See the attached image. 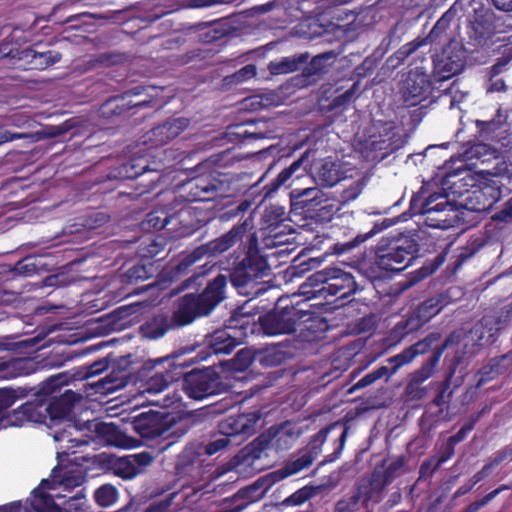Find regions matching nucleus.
Instances as JSON below:
<instances>
[{
	"label": "nucleus",
	"instance_id": "f257e3e1",
	"mask_svg": "<svg viewBox=\"0 0 512 512\" xmlns=\"http://www.w3.org/2000/svg\"><path fill=\"white\" fill-rule=\"evenodd\" d=\"M252 227V219L246 218L220 237L196 247L174 267L175 274H184L197 261L219 257L239 243L232 255L234 260L229 273L230 282L241 295H258L261 291L258 280L268 276L271 268L267 256L259 247L256 233L247 235Z\"/></svg>",
	"mask_w": 512,
	"mask_h": 512
},
{
	"label": "nucleus",
	"instance_id": "f03ea898",
	"mask_svg": "<svg viewBox=\"0 0 512 512\" xmlns=\"http://www.w3.org/2000/svg\"><path fill=\"white\" fill-rule=\"evenodd\" d=\"M181 376L182 366L175 364L174 359L169 357L150 360L145 362L141 368H136L135 363L130 361V384L137 386L140 383L136 394H132L130 389V415L146 407V402L161 408L178 407L182 397L177 392L169 393L160 399H147L146 401H141V399L145 394L155 396L163 392Z\"/></svg>",
	"mask_w": 512,
	"mask_h": 512
},
{
	"label": "nucleus",
	"instance_id": "7ed1b4c3",
	"mask_svg": "<svg viewBox=\"0 0 512 512\" xmlns=\"http://www.w3.org/2000/svg\"><path fill=\"white\" fill-rule=\"evenodd\" d=\"M420 251L418 241L409 236L389 242L380 243L375 252V258L370 266L369 277L382 279L403 271L412 264Z\"/></svg>",
	"mask_w": 512,
	"mask_h": 512
},
{
	"label": "nucleus",
	"instance_id": "20e7f679",
	"mask_svg": "<svg viewBox=\"0 0 512 512\" xmlns=\"http://www.w3.org/2000/svg\"><path fill=\"white\" fill-rule=\"evenodd\" d=\"M300 290L311 297L347 299L359 290V285L352 273L339 267H326L307 277Z\"/></svg>",
	"mask_w": 512,
	"mask_h": 512
},
{
	"label": "nucleus",
	"instance_id": "39448f33",
	"mask_svg": "<svg viewBox=\"0 0 512 512\" xmlns=\"http://www.w3.org/2000/svg\"><path fill=\"white\" fill-rule=\"evenodd\" d=\"M306 300L294 303L290 298L279 299L275 307L260 315L258 323L267 336L287 335L296 332L301 319L309 316Z\"/></svg>",
	"mask_w": 512,
	"mask_h": 512
},
{
	"label": "nucleus",
	"instance_id": "423d86ee",
	"mask_svg": "<svg viewBox=\"0 0 512 512\" xmlns=\"http://www.w3.org/2000/svg\"><path fill=\"white\" fill-rule=\"evenodd\" d=\"M41 47V43H35L21 48L18 42L5 39L0 43V59H8L11 66L23 70H44L61 61L60 52Z\"/></svg>",
	"mask_w": 512,
	"mask_h": 512
},
{
	"label": "nucleus",
	"instance_id": "0eeeda50",
	"mask_svg": "<svg viewBox=\"0 0 512 512\" xmlns=\"http://www.w3.org/2000/svg\"><path fill=\"white\" fill-rule=\"evenodd\" d=\"M132 414L130 423L135 432L142 438L154 439L161 437L170 440L169 444H172L187 432V428L181 427L170 413L148 409Z\"/></svg>",
	"mask_w": 512,
	"mask_h": 512
},
{
	"label": "nucleus",
	"instance_id": "6e6552de",
	"mask_svg": "<svg viewBox=\"0 0 512 512\" xmlns=\"http://www.w3.org/2000/svg\"><path fill=\"white\" fill-rule=\"evenodd\" d=\"M467 11V35L475 46L484 47L502 33L503 21L480 0H469Z\"/></svg>",
	"mask_w": 512,
	"mask_h": 512
},
{
	"label": "nucleus",
	"instance_id": "1a4fd4ad",
	"mask_svg": "<svg viewBox=\"0 0 512 512\" xmlns=\"http://www.w3.org/2000/svg\"><path fill=\"white\" fill-rule=\"evenodd\" d=\"M186 183L188 202H209L215 200L224 191L222 174L217 171L212 162L204 161L195 168Z\"/></svg>",
	"mask_w": 512,
	"mask_h": 512
},
{
	"label": "nucleus",
	"instance_id": "9d476101",
	"mask_svg": "<svg viewBox=\"0 0 512 512\" xmlns=\"http://www.w3.org/2000/svg\"><path fill=\"white\" fill-rule=\"evenodd\" d=\"M290 206L293 213L316 221H330L335 213L334 205L318 187L293 189Z\"/></svg>",
	"mask_w": 512,
	"mask_h": 512
},
{
	"label": "nucleus",
	"instance_id": "9b49d317",
	"mask_svg": "<svg viewBox=\"0 0 512 512\" xmlns=\"http://www.w3.org/2000/svg\"><path fill=\"white\" fill-rule=\"evenodd\" d=\"M166 14L160 0H139L130 4V38L140 43L158 37L151 25Z\"/></svg>",
	"mask_w": 512,
	"mask_h": 512
},
{
	"label": "nucleus",
	"instance_id": "f8f14e48",
	"mask_svg": "<svg viewBox=\"0 0 512 512\" xmlns=\"http://www.w3.org/2000/svg\"><path fill=\"white\" fill-rule=\"evenodd\" d=\"M412 215H425L428 226L439 229H447L453 226V218L450 213H456V205L452 203L448 195L432 193L424 201L419 196H412L410 201Z\"/></svg>",
	"mask_w": 512,
	"mask_h": 512
},
{
	"label": "nucleus",
	"instance_id": "ddd939ff",
	"mask_svg": "<svg viewBox=\"0 0 512 512\" xmlns=\"http://www.w3.org/2000/svg\"><path fill=\"white\" fill-rule=\"evenodd\" d=\"M182 390L190 399L203 400L222 393L225 388L220 374L213 367L182 371Z\"/></svg>",
	"mask_w": 512,
	"mask_h": 512
},
{
	"label": "nucleus",
	"instance_id": "4468645a",
	"mask_svg": "<svg viewBox=\"0 0 512 512\" xmlns=\"http://www.w3.org/2000/svg\"><path fill=\"white\" fill-rule=\"evenodd\" d=\"M509 171L502 173L500 179H486L476 186L467 197V207L477 213L491 210L502 198V187L509 184Z\"/></svg>",
	"mask_w": 512,
	"mask_h": 512
},
{
	"label": "nucleus",
	"instance_id": "2eb2a0df",
	"mask_svg": "<svg viewBox=\"0 0 512 512\" xmlns=\"http://www.w3.org/2000/svg\"><path fill=\"white\" fill-rule=\"evenodd\" d=\"M111 369L105 377V382L110 384L106 388L111 392L128 385V355L119 358L109 354L106 358L97 360L87 367L86 378L100 375L102 372Z\"/></svg>",
	"mask_w": 512,
	"mask_h": 512
},
{
	"label": "nucleus",
	"instance_id": "dca6fc26",
	"mask_svg": "<svg viewBox=\"0 0 512 512\" xmlns=\"http://www.w3.org/2000/svg\"><path fill=\"white\" fill-rule=\"evenodd\" d=\"M134 159H130V212L136 213L142 211V203L147 201L150 197L148 195L156 188L159 177L155 174L154 170L149 169L148 163L141 167L142 171L135 170L136 164L133 163Z\"/></svg>",
	"mask_w": 512,
	"mask_h": 512
},
{
	"label": "nucleus",
	"instance_id": "f3484780",
	"mask_svg": "<svg viewBox=\"0 0 512 512\" xmlns=\"http://www.w3.org/2000/svg\"><path fill=\"white\" fill-rule=\"evenodd\" d=\"M512 318V307L501 309L493 315H484L471 329L472 338L479 346L493 344L499 332Z\"/></svg>",
	"mask_w": 512,
	"mask_h": 512
},
{
	"label": "nucleus",
	"instance_id": "a211bd4d",
	"mask_svg": "<svg viewBox=\"0 0 512 512\" xmlns=\"http://www.w3.org/2000/svg\"><path fill=\"white\" fill-rule=\"evenodd\" d=\"M405 463L404 455H400L390 462L383 459L369 475L363 478L382 500L386 487L401 475Z\"/></svg>",
	"mask_w": 512,
	"mask_h": 512
},
{
	"label": "nucleus",
	"instance_id": "6ab92c4d",
	"mask_svg": "<svg viewBox=\"0 0 512 512\" xmlns=\"http://www.w3.org/2000/svg\"><path fill=\"white\" fill-rule=\"evenodd\" d=\"M65 384L61 375L51 376L42 382L41 387L34 393L35 400L27 401L21 405V409L25 410L27 423H44L46 419L45 402L47 397L60 389Z\"/></svg>",
	"mask_w": 512,
	"mask_h": 512
},
{
	"label": "nucleus",
	"instance_id": "aec40b11",
	"mask_svg": "<svg viewBox=\"0 0 512 512\" xmlns=\"http://www.w3.org/2000/svg\"><path fill=\"white\" fill-rule=\"evenodd\" d=\"M381 501L362 477L349 494L344 495L336 502L334 512H357L362 507L369 510L370 505L378 504Z\"/></svg>",
	"mask_w": 512,
	"mask_h": 512
},
{
	"label": "nucleus",
	"instance_id": "412c9836",
	"mask_svg": "<svg viewBox=\"0 0 512 512\" xmlns=\"http://www.w3.org/2000/svg\"><path fill=\"white\" fill-rule=\"evenodd\" d=\"M189 125V118H170L145 133L142 143L147 147V149L162 147L177 138L188 128Z\"/></svg>",
	"mask_w": 512,
	"mask_h": 512
},
{
	"label": "nucleus",
	"instance_id": "4be33fe9",
	"mask_svg": "<svg viewBox=\"0 0 512 512\" xmlns=\"http://www.w3.org/2000/svg\"><path fill=\"white\" fill-rule=\"evenodd\" d=\"M310 151H305L298 159L293 161L288 167L284 168L274 179L266 183L261 188L262 200L272 197L283 186H289V181L293 178L298 179L304 176L308 171V158Z\"/></svg>",
	"mask_w": 512,
	"mask_h": 512
},
{
	"label": "nucleus",
	"instance_id": "5701e85b",
	"mask_svg": "<svg viewBox=\"0 0 512 512\" xmlns=\"http://www.w3.org/2000/svg\"><path fill=\"white\" fill-rule=\"evenodd\" d=\"M442 335L439 332H431L423 339L417 341L411 346L405 348L400 353L389 357L386 361L389 364H394V371H398L401 367L411 363L417 356L423 355L433 350L435 347L440 346Z\"/></svg>",
	"mask_w": 512,
	"mask_h": 512
},
{
	"label": "nucleus",
	"instance_id": "b1692460",
	"mask_svg": "<svg viewBox=\"0 0 512 512\" xmlns=\"http://www.w3.org/2000/svg\"><path fill=\"white\" fill-rule=\"evenodd\" d=\"M210 313L206 305L199 300L198 295L187 293L178 299L177 309L172 315V325L183 327L191 324L196 318Z\"/></svg>",
	"mask_w": 512,
	"mask_h": 512
},
{
	"label": "nucleus",
	"instance_id": "393cba45",
	"mask_svg": "<svg viewBox=\"0 0 512 512\" xmlns=\"http://www.w3.org/2000/svg\"><path fill=\"white\" fill-rule=\"evenodd\" d=\"M465 65L464 55L461 50L454 51L445 48L433 58L434 73L438 80L444 81L459 74Z\"/></svg>",
	"mask_w": 512,
	"mask_h": 512
},
{
	"label": "nucleus",
	"instance_id": "a878e982",
	"mask_svg": "<svg viewBox=\"0 0 512 512\" xmlns=\"http://www.w3.org/2000/svg\"><path fill=\"white\" fill-rule=\"evenodd\" d=\"M259 412L241 413L228 417L219 425L221 434H226L230 438L242 436L243 439L253 435L256 431V425L260 420Z\"/></svg>",
	"mask_w": 512,
	"mask_h": 512
},
{
	"label": "nucleus",
	"instance_id": "bb28decb",
	"mask_svg": "<svg viewBox=\"0 0 512 512\" xmlns=\"http://www.w3.org/2000/svg\"><path fill=\"white\" fill-rule=\"evenodd\" d=\"M81 396L71 389L65 390L60 396H54L47 403L45 402V414L52 422L70 420V415L77 401Z\"/></svg>",
	"mask_w": 512,
	"mask_h": 512
},
{
	"label": "nucleus",
	"instance_id": "cd10ccee",
	"mask_svg": "<svg viewBox=\"0 0 512 512\" xmlns=\"http://www.w3.org/2000/svg\"><path fill=\"white\" fill-rule=\"evenodd\" d=\"M340 232L341 228L331 227L330 232L324 233L322 235V237L331 242L327 247L326 254L343 255L347 252H350L360 244L367 241L373 235H375L378 232V230L373 228L372 230L365 234H357L356 236L346 241H340L338 239V235L340 234Z\"/></svg>",
	"mask_w": 512,
	"mask_h": 512
},
{
	"label": "nucleus",
	"instance_id": "c85d7f7f",
	"mask_svg": "<svg viewBox=\"0 0 512 512\" xmlns=\"http://www.w3.org/2000/svg\"><path fill=\"white\" fill-rule=\"evenodd\" d=\"M413 311L410 309L400 320L390 329L386 338L390 346H395L411 335H414L423 328Z\"/></svg>",
	"mask_w": 512,
	"mask_h": 512
},
{
	"label": "nucleus",
	"instance_id": "c756f323",
	"mask_svg": "<svg viewBox=\"0 0 512 512\" xmlns=\"http://www.w3.org/2000/svg\"><path fill=\"white\" fill-rule=\"evenodd\" d=\"M450 302V296L447 293H437L420 302L411 310L416 315V318L425 326L431 319L440 314Z\"/></svg>",
	"mask_w": 512,
	"mask_h": 512
},
{
	"label": "nucleus",
	"instance_id": "7c9ffc66",
	"mask_svg": "<svg viewBox=\"0 0 512 512\" xmlns=\"http://www.w3.org/2000/svg\"><path fill=\"white\" fill-rule=\"evenodd\" d=\"M285 208L271 205L264 210L261 218V230L269 237L278 238L285 233Z\"/></svg>",
	"mask_w": 512,
	"mask_h": 512
},
{
	"label": "nucleus",
	"instance_id": "2f4dec72",
	"mask_svg": "<svg viewBox=\"0 0 512 512\" xmlns=\"http://www.w3.org/2000/svg\"><path fill=\"white\" fill-rule=\"evenodd\" d=\"M447 29V25H445L443 21L437 20V22L435 23V25L433 26V28L426 37H418L413 41L406 43L405 45L400 47L395 53L396 58L400 61H405L421 46L440 41L442 36L446 33Z\"/></svg>",
	"mask_w": 512,
	"mask_h": 512
},
{
	"label": "nucleus",
	"instance_id": "473e14b6",
	"mask_svg": "<svg viewBox=\"0 0 512 512\" xmlns=\"http://www.w3.org/2000/svg\"><path fill=\"white\" fill-rule=\"evenodd\" d=\"M512 372V349L507 353L493 357L479 370L478 385L491 381L503 374Z\"/></svg>",
	"mask_w": 512,
	"mask_h": 512
},
{
	"label": "nucleus",
	"instance_id": "72a5a7b5",
	"mask_svg": "<svg viewBox=\"0 0 512 512\" xmlns=\"http://www.w3.org/2000/svg\"><path fill=\"white\" fill-rule=\"evenodd\" d=\"M226 286L227 276L218 274L207 283L202 293L198 294L199 300L206 305L210 313L225 299Z\"/></svg>",
	"mask_w": 512,
	"mask_h": 512
},
{
	"label": "nucleus",
	"instance_id": "f704fd0d",
	"mask_svg": "<svg viewBox=\"0 0 512 512\" xmlns=\"http://www.w3.org/2000/svg\"><path fill=\"white\" fill-rule=\"evenodd\" d=\"M450 343L451 336L447 337L440 346L435 347L433 353L421 365V367L409 375V381L421 385L423 382L429 379L434 374L443 353L448 348Z\"/></svg>",
	"mask_w": 512,
	"mask_h": 512
},
{
	"label": "nucleus",
	"instance_id": "c9c22d12",
	"mask_svg": "<svg viewBox=\"0 0 512 512\" xmlns=\"http://www.w3.org/2000/svg\"><path fill=\"white\" fill-rule=\"evenodd\" d=\"M450 343L451 336L447 337L440 346L435 347L433 353L421 365V367L409 375V381L421 385L423 382L429 379L434 374L443 353L448 348Z\"/></svg>",
	"mask_w": 512,
	"mask_h": 512
},
{
	"label": "nucleus",
	"instance_id": "e433bc0d",
	"mask_svg": "<svg viewBox=\"0 0 512 512\" xmlns=\"http://www.w3.org/2000/svg\"><path fill=\"white\" fill-rule=\"evenodd\" d=\"M50 479H42L39 486L32 491L30 508L34 512H61L52 495L45 492L46 489H53Z\"/></svg>",
	"mask_w": 512,
	"mask_h": 512
},
{
	"label": "nucleus",
	"instance_id": "4c0bfd02",
	"mask_svg": "<svg viewBox=\"0 0 512 512\" xmlns=\"http://www.w3.org/2000/svg\"><path fill=\"white\" fill-rule=\"evenodd\" d=\"M94 432L99 441L119 448H128V435L121 432L113 423L97 422Z\"/></svg>",
	"mask_w": 512,
	"mask_h": 512
},
{
	"label": "nucleus",
	"instance_id": "58836bf2",
	"mask_svg": "<svg viewBox=\"0 0 512 512\" xmlns=\"http://www.w3.org/2000/svg\"><path fill=\"white\" fill-rule=\"evenodd\" d=\"M171 327L174 326L167 315L157 314L145 319L139 327V334L142 338L156 340L163 337Z\"/></svg>",
	"mask_w": 512,
	"mask_h": 512
},
{
	"label": "nucleus",
	"instance_id": "ea45409f",
	"mask_svg": "<svg viewBox=\"0 0 512 512\" xmlns=\"http://www.w3.org/2000/svg\"><path fill=\"white\" fill-rule=\"evenodd\" d=\"M93 464L102 470H114L122 479H128V456L117 457L102 452L93 456Z\"/></svg>",
	"mask_w": 512,
	"mask_h": 512
},
{
	"label": "nucleus",
	"instance_id": "a19ab883",
	"mask_svg": "<svg viewBox=\"0 0 512 512\" xmlns=\"http://www.w3.org/2000/svg\"><path fill=\"white\" fill-rule=\"evenodd\" d=\"M152 269V263H150L149 266L145 264H137L130 268V297L158 289V283L155 280L140 287H132L134 282L150 279L153 275Z\"/></svg>",
	"mask_w": 512,
	"mask_h": 512
},
{
	"label": "nucleus",
	"instance_id": "79ce46f5",
	"mask_svg": "<svg viewBox=\"0 0 512 512\" xmlns=\"http://www.w3.org/2000/svg\"><path fill=\"white\" fill-rule=\"evenodd\" d=\"M405 89L409 97L422 100L431 92V81L425 73L410 72L405 81Z\"/></svg>",
	"mask_w": 512,
	"mask_h": 512
},
{
	"label": "nucleus",
	"instance_id": "37998d69",
	"mask_svg": "<svg viewBox=\"0 0 512 512\" xmlns=\"http://www.w3.org/2000/svg\"><path fill=\"white\" fill-rule=\"evenodd\" d=\"M31 360L27 358H11L0 361V380L14 379L30 373Z\"/></svg>",
	"mask_w": 512,
	"mask_h": 512
},
{
	"label": "nucleus",
	"instance_id": "c03bdc74",
	"mask_svg": "<svg viewBox=\"0 0 512 512\" xmlns=\"http://www.w3.org/2000/svg\"><path fill=\"white\" fill-rule=\"evenodd\" d=\"M308 61V56L298 54L289 57H282L279 60L271 61L268 64V70L272 75H281L295 72Z\"/></svg>",
	"mask_w": 512,
	"mask_h": 512
},
{
	"label": "nucleus",
	"instance_id": "a18cd8bd",
	"mask_svg": "<svg viewBox=\"0 0 512 512\" xmlns=\"http://www.w3.org/2000/svg\"><path fill=\"white\" fill-rule=\"evenodd\" d=\"M467 180L473 181L474 179L470 177L466 163L460 161L459 166L447 170V172L443 176L442 184L443 186H446L448 189H450L452 193L462 194L463 190H461L460 188L458 189L457 187L458 182L465 181V186L474 187L473 184L467 183Z\"/></svg>",
	"mask_w": 512,
	"mask_h": 512
},
{
	"label": "nucleus",
	"instance_id": "49530a36",
	"mask_svg": "<svg viewBox=\"0 0 512 512\" xmlns=\"http://www.w3.org/2000/svg\"><path fill=\"white\" fill-rule=\"evenodd\" d=\"M51 485L63 486L65 489H72L81 486L84 482V476L77 470H63L56 466L51 471Z\"/></svg>",
	"mask_w": 512,
	"mask_h": 512
},
{
	"label": "nucleus",
	"instance_id": "de8ad7c7",
	"mask_svg": "<svg viewBox=\"0 0 512 512\" xmlns=\"http://www.w3.org/2000/svg\"><path fill=\"white\" fill-rule=\"evenodd\" d=\"M271 442V435L260 434L241 450L242 459L249 461L250 464L255 460L261 459L262 454L271 446Z\"/></svg>",
	"mask_w": 512,
	"mask_h": 512
},
{
	"label": "nucleus",
	"instance_id": "09e8293b",
	"mask_svg": "<svg viewBox=\"0 0 512 512\" xmlns=\"http://www.w3.org/2000/svg\"><path fill=\"white\" fill-rule=\"evenodd\" d=\"M238 345L236 339L226 333V331H216L209 342L208 349L215 355H228Z\"/></svg>",
	"mask_w": 512,
	"mask_h": 512
},
{
	"label": "nucleus",
	"instance_id": "8fccbe9b",
	"mask_svg": "<svg viewBox=\"0 0 512 512\" xmlns=\"http://www.w3.org/2000/svg\"><path fill=\"white\" fill-rule=\"evenodd\" d=\"M24 388H0V427L4 426V417L9 413L8 409L19 399L27 396Z\"/></svg>",
	"mask_w": 512,
	"mask_h": 512
},
{
	"label": "nucleus",
	"instance_id": "3c124183",
	"mask_svg": "<svg viewBox=\"0 0 512 512\" xmlns=\"http://www.w3.org/2000/svg\"><path fill=\"white\" fill-rule=\"evenodd\" d=\"M127 111L128 102L123 94L109 97L99 108L100 116L107 119L124 115Z\"/></svg>",
	"mask_w": 512,
	"mask_h": 512
},
{
	"label": "nucleus",
	"instance_id": "603ef678",
	"mask_svg": "<svg viewBox=\"0 0 512 512\" xmlns=\"http://www.w3.org/2000/svg\"><path fill=\"white\" fill-rule=\"evenodd\" d=\"M390 365V368L385 365H382L375 368L371 372L367 373L349 389V392H354L356 390L370 386L371 384L382 378H386V380H388L392 375H394L397 372L394 371V364Z\"/></svg>",
	"mask_w": 512,
	"mask_h": 512
},
{
	"label": "nucleus",
	"instance_id": "864d4df0",
	"mask_svg": "<svg viewBox=\"0 0 512 512\" xmlns=\"http://www.w3.org/2000/svg\"><path fill=\"white\" fill-rule=\"evenodd\" d=\"M231 129H233V127H230V130ZM234 129L235 131H231L230 133L239 137L241 142H244L245 140L248 139L259 140L268 138V132L260 130L257 127V122L254 120H249L242 124H236L234 126Z\"/></svg>",
	"mask_w": 512,
	"mask_h": 512
},
{
	"label": "nucleus",
	"instance_id": "5fc2aeb1",
	"mask_svg": "<svg viewBox=\"0 0 512 512\" xmlns=\"http://www.w3.org/2000/svg\"><path fill=\"white\" fill-rule=\"evenodd\" d=\"M339 53L335 51H327L314 56L307 66V73L309 75H319L327 72L329 66H331L336 60Z\"/></svg>",
	"mask_w": 512,
	"mask_h": 512
},
{
	"label": "nucleus",
	"instance_id": "6e6d98bb",
	"mask_svg": "<svg viewBox=\"0 0 512 512\" xmlns=\"http://www.w3.org/2000/svg\"><path fill=\"white\" fill-rule=\"evenodd\" d=\"M172 218L173 216L169 214L166 208H155L147 213L142 226L143 229L161 230L170 223Z\"/></svg>",
	"mask_w": 512,
	"mask_h": 512
},
{
	"label": "nucleus",
	"instance_id": "4d7b16f0",
	"mask_svg": "<svg viewBox=\"0 0 512 512\" xmlns=\"http://www.w3.org/2000/svg\"><path fill=\"white\" fill-rule=\"evenodd\" d=\"M153 460L154 455L149 451L130 454V480L143 473Z\"/></svg>",
	"mask_w": 512,
	"mask_h": 512
},
{
	"label": "nucleus",
	"instance_id": "13d9d810",
	"mask_svg": "<svg viewBox=\"0 0 512 512\" xmlns=\"http://www.w3.org/2000/svg\"><path fill=\"white\" fill-rule=\"evenodd\" d=\"M357 86V83H354L349 89L333 97L325 106L326 111L334 112L346 109L355 97Z\"/></svg>",
	"mask_w": 512,
	"mask_h": 512
},
{
	"label": "nucleus",
	"instance_id": "bf43d9fd",
	"mask_svg": "<svg viewBox=\"0 0 512 512\" xmlns=\"http://www.w3.org/2000/svg\"><path fill=\"white\" fill-rule=\"evenodd\" d=\"M445 260L446 252H440L433 259L426 260L423 266L415 271L413 281L418 282L432 275L440 266L443 265Z\"/></svg>",
	"mask_w": 512,
	"mask_h": 512
},
{
	"label": "nucleus",
	"instance_id": "052dcab7",
	"mask_svg": "<svg viewBox=\"0 0 512 512\" xmlns=\"http://www.w3.org/2000/svg\"><path fill=\"white\" fill-rule=\"evenodd\" d=\"M95 502L101 507H109L118 499V490L111 484H104L94 492Z\"/></svg>",
	"mask_w": 512,
	"mask_h": 512
},
{
	"label": "nucleus",
	"instance_id": "680f3d73",
	"mask_svg": "<svg viewBox=\"0 0 512 512\" xmlns=\"http://www.w3.org/2000/svg\"><path fill=\"white\" fill-rule=\"evenodd\" d=\"M316 459L315 456L310 454L308 451H304L295 460L288 462L283 468V474L285 477L294 475L305 468H308L313 461Z\"/></svg>",
	"mask_w": 512,
	"mask_h": 512
},
{
	"label": "nucleus",
	"instance_id": "e2e57ef3",
	"mask_svg": "<svg viewBox=\"0 0 512 512\" xmlns=\"http://www.w3.org/2000/svg\"><path fill=\"white\" fill-rule=\"evenodd\" d=\"M454 370H450L445 379L440 382L437 387V394L433 399V404L442 407L448 405L451 401L453 391L451 390V379L453 377Z\"/></svg>",
	"mask_w": 512,
	"mask_h": 512
},
{
	"label": "nucleus",
	"instance_id": "0e129e2a",
	"mask_svg": "<svg viewBox=\"0 0 512 512\" xmlns=\"http://www.w3.org/2000/svg\"><path fill=\"white\" fill-rule=\"evenodd\" d=\"M300 324L304 325L303 330H307L312 334L324 333L328 330L329 325L325 318L315 315V313L309 311V316L303 317ZM315 337H318L315 335Z\"/></svg>",
	"mask_w": 512,
	"mask_h": 512
},
{
	"label": "nucleus",
	"instance_id": "69168bd1",
	"mask_svg": "<svg viewBox=\"0 0 512 512\" xmlns=\"http://www.w3.org/2000/svg\"><path fill=\"white\" fill-rule=\"evenodd\" d=\"M337 424H330L322 429H320L316 434H314L309 443L306 446V451L315 456L316 458L322 451V446L325 443L329 432L336 426Z\"/></svg>",
	"mask_w": 512,
	"mask_h": 512
},
{
	"label": "nucleus",
	"instance_id": "338daca9",
	"mask_svg": "<svg viewBox=\"0 0 512 512\" xmlns=\"http://www.w3.org/2000/svg\"><path fill=\"white\" fill-rule=\"evenodd\" d=\"M109 330L123 329L128 325V305H122L105 315Z\"/></svg>",
	"mask_w": 512,
	"mask_h": 512
},
{
	"label": "nucleus",
	"instance_id": "774afa93",
	"mask_svg": "<svg viewBox=\"0 0 512 512\" xmlns=\"http://www.w3.org/2000/svg\"><path fill=\"white\" fill-rule=\"evenodd\" d=\"M251 207V202L249 200H241L238 203H230L226 207L222 209L219 214V219L221 221H229L237 218L238 216L244 214Z\"/></svg>",
	"mask_w": 512,
	"mask_h": 512
}]
</instances>
